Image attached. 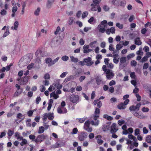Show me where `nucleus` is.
<instances>
[{
    "instance_id": "nucleus-1",
    "label": "nucleus",
    "mask_w": 151,
    "mask_h": 151,
    "mask_svg": "<svg viewBox=\"0 0 151 151\" xmlns=\"http://www.w3.org/2000/svg\"><path fill=\"white\" fill-rule=\"evenodd\" d=\"M107 22L104 20L102 21L98 26V29L99 32L103 33L106 31V28L107 26Z\"/></svg>"
},
{
    "instance_id": "nucleus-2",
    "label": "nucleus",
    "mask_w": 151,
    "mask_h": 151,
    "mask_svg": "<svg viewBox=\"0 0 151 151\" xmlns=\"http://www.w3.org/2000/svg\"><path fill=\"white\" fill-rule=\"evenodd\" d=\"M99 118V115H96L93 114V118L94 120L95 121L94 122V121L92 120L91 122V124L93 125H94L95 126L98 125L99 123V121L97 120Z\"/></svg>"
},
{
    "instance_id": "nucleus-3",
    "label": "nucleus",
    "mask_w": 151,
    "mask_h": 151,
    "mask_svg": "<svg viewBox=\"0 0 151 151\" xmlns=\"http://www.w3.org/2000/svg\"><path fill=\"white\" fill-rule=\"evenodd\" d=\"M90 123L91 122L89 121H86L85 122L83 127L84 129L88 132H91L92 131V128L89 127Z\"/></svg>"
},
{
    "instance_id": "nucleus-4",
    "label": "nucleus",
    "mask_w": 151,
    "mask_h": 151,
    "mask_svg": "<svg viewBox=\"0 0 151 151\" xmlns=\"http://www.w3.org/2000/svg\"><path fill=\"white\" fill-rule=\"evenodd\" d=\"M79 99L78 96L74 94L70 95V100L73 103H77Z\"/></svg>"
},
{
    "instance_id": "nucleus-5",
    "label": "nucleus",
    "mask_w": 151,
    "mask_h": 151,
    "mask_svg": "<svg viewBox=\"0 0 151 151\" xmlns=\"http://www.w3.org/2000/svg\"><path fill=\"white\" fill-rule=\"evenodd\" d=\"M106 76L107 79L111 80L114 76V74L111 70H108L106 73Z\"/></svg>"
},
{
    "instance_id": "nucleus-6",
    "label": "nucleus",
    "mask_w": 151,
    "mask_h": 151,
    "mask_svg": "<svg viewBox=\"0 0 151 151\" xmlns=\"http://www.w3.org/2000/svg\"><path fill=\"white\" fill-rule=\"evenodd\" d=\"M46 136L44 134L38 135L34 140V141L36 143L41 142L45 139Z\"/></svg>"
},
{
    "instance_id": "nucleus-7",
    "label": "nucleus",
    "mask_w": 151,
    "mask_h": 151,
    "mask_svg": "<svg viewBox=\"0 0 151 151\" xmlns=\"http://www.w3.org/2000/svg\"><path fill=\"white\" fill-rule=\"evenodd\" d=\"M83 61L84 63H86V65L88 66H91L94 63L93 61H91V58L90 57L84 59Z\"/></svg>"
},
{
    "instance_id": "nucleus-8",
    "label": "nucleus",
    "mask_w": 151,
    "mask_h": 151,
    "mask_svg": "<svg viewBox=\"0 0 151 151\" xmlns=\"http://www.w3.org/2000/svg\"><path fill=\"white\" fill-rule=\"evenodd\" d=\"M87 134L86 132H82L78 137V139L81 141H83L87 137Z\"/></svg>"
},
{
    "instance_id": "nucleus-9",
    "label": "nucleus",
    "mask_w": 151,
    "mask_h": 151,
    "mask_svg": "<svg viewBox=\"0 0 151 151\" xmlns=\"http://www.w3.org/2000/svg\"><path fill=\"white\" fill-rule=\"evenodd\" d=\"M57 110L58 113L60 114H65L67 112V110L66 109L63 107H58Z\"/></svg>"
},
{
    "instance_id": "nucleus-10",
    "label": "nucleus",
    "mask_w": 151,
    "mask_h": 151,
    "mask_svg": "<svg viewBox=\"0 0 151 151\" xmlns=\"http://www.w3.org/2000/svg\"><path fill=\"white\" fill-rule=\"evenodd\" d=\"M127 61L126 57H122L120 59V62L119 63V66L122 67V68H124L125 65H124V63Z\"/></svg>"
},
{
    "instance_id": "nucleus-11",
    "label": "nucleus",
    "mask_w": 151,
    "mask_h": 151,
    "mask_svg": "<svg viewBox=\"0 0 151 151\" xmlns=\"http://www.w3.org/2000/svg\"><path fill=\"white\" fill-rule=\"evenodd\" d=\"M143 87L145 91L147 92H149L150 98H151V90L150 89V85L148 84H145Z\"/></svg>"
},
{
    "instance_id": "nucleus-12",
    "label": "nucleus",
    "mask_w": 151,
    "mask_h": 151,
    "mask_svg": "<svg viewBox=\"0 0 151 151\" xmlns=\"http://www.w3.org/2000/svg\"><path fill=\"white\" fill-rule=\"evenodd\" d=\"M31 58H32L31 56L29 57L28 56H25L22 58L21 59V61L23 60V61L27 63V65L30 62Z\"/></svg>"
},
{
    "instance_id": "nucleus-13",
    "label": "nucleus",
    "mask_w": 151,
    "mask_h": 151,
    "mask_svg": "<svg viewBox=\"0 0 151 151\" xmlns=\"http://www.w3.org/2000/svg\"><path fill=\"white\" fill-rule=\"evenodd\" d=\"M89 46L88 45H85L83 47V52L85 53H88L93 51L92 49H89Z\"/></svg>"
},
{
    "instance_id": "nucleus-14",
    "label": "nucleus",
    "mask_w": 151,
    "mask_h": 151,
    "mask_svg": "<svg viewBox=\"0 0 151 151\" xmlns=\"http://www.w3.org/2000/svg\"><path fill=\"white\" fill-rule=\"evenodd\" d=\"M55 0H47L46 4V7L47 9H51L52 6Z\"/></svg>"
},
{
    "instance_id": "nucleus-15",
    "label": "nucleus",
    "mask_w": 151,
    "mask_h": 151,
    "mask_svg": "<svg viewBox=\"0 0 151 151\" xmlns=\"http://www.w3.org/2000/svg\"><path fill=\"white\" fill-rule=\"evenodd\" d=\"M118 129L116 128V124L115 123H113L111 127V132L113 134L117 132Z\"/></svg>"
},
{
    "instance_id": "nucleus-16",
    "label": "nucleus",
    "mask_w": 151,
    "mask_h": 151,
    "mask_svg": "<svg viewBox=\"0 0 151 151\" xmlns=\"http://www.w3.org/2000/svg\"><path fill=\"white\" fill-rule=\"evenodd\" d=\"M96 83L98 85L104 84L105 82L103 81L102 78L100 77H97L96 78Z\"/></svg>"
},
{
    "instance_id": "nucleus-17",
    "label": "nucleus",
    "mask_w": 151,
    "mask_h": 151,
    "mask_svg": "<svg viewBox=\"0 0 151 151\" xmlns=\"http://www.w3.org/2000/svg\"><path fill=\"white\" fill-rule=\"evenodd\" d=\"M126 4V2L125 0H122L120 1H118L116 2V6H124Z\"/></svg>"
},
{
    "instance_id": "nucleus-18",
    "label": "nucleus",
    "mask_w": 151,
    "mask_h": 151,
    "mask_svg": "<svg viewBox=\"0 0 151 151\" xmlns=\"http://www.w3.org/2000/svg\"><path fill=\"white\" fill-rule=\"evenodd\" d=\"M134 115L136 117L140 119H142L145 118L144 116L142 113H139L137 112H134L133 113Z\"/></svg>"
},
{
    "instance_id": "nucleus-19",
    "label": "nucleus",
    "mask_w": 151,
    "mask_h": 151,
    "mask_svg": "<svg viewBox=\"0 0 151 151\" xmlns=\"http://www.w3.org/2000/svg\"><path fill=\"white\" fill-rule=\"evenodd\" d=\"M101 138L102 136L100 135H98L96 137L97 143L100 145H101L104 142V141L101 139Z\"/></svg>"
},
{
    "instance_id": "nucleus-20",
    "label": "nucleus",
    "mask_w": 151,
    "mask_h": 151,
    "mask_svg": "<svg viewBox=\"0 0 151 151\" xmlns=\"http://www.w3.org/2000/svg\"><path fill=\"white\" fill-rule=\"evenodd\" d=\"M28 77L25 76L22 78L21 81V85H24L28 82Z\"/></svg>"
},
{
    "instance_id": "nucleus-21",
    "label": "nucleus",
    "mask_w": 151,
    "mask_h": 151,
    "mask_svg": "<svg viewBox=\"0 0 151 151\" xmlns=\"http://www.w3.org/2000/svg\"><path fill=\"white\" fill-rule=\"evenodd\" d=\"M45 60L46 63L48 64L49 67L53 65L52 60L51 58H46Z\"/></svg>"
},
{
    "instance_id": "nucleus-22",
    "label": "nucleus",
    "mask_w": 151,
    "mask_h": 151,
    "mask_svg": "<svg viewBox=\"0 0 151 151\" xmlns=\"http://www.w3.org/2000/svg\"><path fill=\"white\" fill-rule=\"evenodd\" d=\"M35 55L37 58H40L43 55L42 51L40 50H37L36 52Z\"/></svg>"
},
{
    "instance_id": "nucleus-23",
    "label": "nucleus",
    "mask_w": 151,
    "mask_h": 151,
    "mask_svg": "<svg viewBox=\"0 0 151 151\" xmlns=\"http://www.w3.org/2000/svg\"><path fill=\"white\" fill-rule=\"evenodd\" d=\"M18 8L16 6H13L12 9V17H14L15 16V13L17 11V10Z\"/></svg>"
},
{
    "instance_id": "nucleus-24",
    "label": "nucleus",
    "mask_w": 151,
    "mask_h": 151,
    "mask_svg": "<svg viewBox=\"0 0 151 151\" xmlns=\"http://www.w3.org/2000/svg\"><path fill=\"white\" fill-rule=\"evenodd\" d=\"M19 22L17 21H15L14 24V26H12L11 29L13 30H17L19 26Z\"/></svg>"
},
{
    "instance_id": "nucleus-25",
    "label": "nucleus",
    "mask_w": 151,
    "mask_h": 151,
    "mask_svg": "<svg viewBox=\"0 0 151 151\" xmlns=\"http://www.w3.org/2000/svg\"><path fill=\"white\" fill-rule=\"evenodd\" d=\"M140 38L139 37H137L134 39V43L135 44L139 45L142 44V42L139 40Z\"/></svg>"
},
{
    "instance_id": "nucleus-26",
    "label": "nucleus",
    "mask_w": 151,
    "mask_h": 151,
    "mask_svg": "<svg viewBox=\"0 0 151 151\" xmlns=\"http://www.w3.org/2000/svg\"><path fill=\"white\" fill-rule=\"evenodd\" d=\"M117 108L119 109H123L126 108V106L123 103H121L117 105Z\"/></svg>"
},
{
    "instance_id": "nucleus-27",
    "label": "nucleus",
    "mask_w": 151,
    "mask_h": 151,
    "mask_svg": "<svg viewBox=\"0 0 151 151\" xmlns=\"http://www.w3.org/2000/svg\"><path fill=\"white\" fill-rule=\"evenodd\" d=\"M50 97H53L54 99H57L59 97V96L55 93V92L51 93L50 94Z\"/></svg>"
},
{
    "instance_id": "nucleus-28",
    "label": "nucleus",
    "mask_w": 151,
    "mask_h": 151,
    "mask_svg": "<svg viewBox=\"0 0 151 151\" xmlns=\"http://www.w3.org/2000/svg\"><path fill=\"white\" fill-rule=\"evenodd\" d=\"M96 19L94 18L93 17H91L88 20V23L91 24H93L94 23H95Z\"/></svg>"
},
{
    "instance_id": "nucleus-29",
    "label": "nucleus",
    "mask_w": 151,
    "mask_h": 151,
    "mask_svg": "<svg viewBox=\"0 0 151 151\" xmlns=\"http://www.w3.org/2000/svg\"><path fill=\"white\" fill-rule=\"evenodd\" d=\"M18 64L19 66L21 67H23L27 65V63L24 62L23 61V60L21 61V59H20L19 61V62Z\"/></svg>"
},
{
    "instance_id": "nucleus-30",
    "label": "nucleus",
    "mask_w": 151,
    "mask_h": 151,
    "mask_svg": "<svg viewBox=\"0 0 151 151\" xmlns=\"http://www.w3.org/2000/svg\"><path fill=\"white\" fill-rule=\"evenodd\" d=\"M47 116L49 119L52 120L54 118V114L53 113H49L47 114Z\"/></svg>"
},
{
    "instance_id": "nucleus-31",
    "label": "nucleus",
    "mask_w": 151,
    "mask_h": 151,
    "mask_svg": "<svg viewBox=\"0 0 151 151\" xmlns=\"http://www.w3.org/2000/svg\"><path fill=\"white\" fill-rule=\"evenodd\" d=\"M70 58L71 60L74 63L78 62L79 61L78 59L77 58H75L73 56H70Z\"/></svg>"
},
{
    "instance_id": "nucleus-32",
    "label": "nucleus",
    "mask_w": 151,
    "mask_h": 151,
    "mask_svg": "<svg viewBox=\"0 0 151 151\" xmlns=\"http://www.w3.org/2000/svg\"><path fill=\"white\" fill-rule=\"evenodd\" d=\"M75 18L70 17L68 19V24L69 25H71L72 24L73 21L75 20Z\"/></svg>"
},
{
    "instance_id": "nucleus-33",
    "label": "nucleus",
    "mask_w": 151,
    "mask_h": 151,
    "mask_svg": "<svg viewBox=\"0 0 151 151\" xmlns=\"http://www.w3.org/2000/svg\"><path fill=\"white\" fill-rule=\"evenodd\" d=\"M17 117L18 119H21L22 120H24L25 118L24 116L22 115V114L20 113H19L17 115Z\"/></svg>"
},
{
    "instance_id": "nucleus-34",
    "label": "nucleus",
    "mask_w": 151,
    "mask_h": 151,
    "mask_svg": "<svg viewBox=\"0 0 151 151\" xmlns=\"http://www.w3.org/2000/svg\"><path fill=\"white\" fill-rule=\"evenodd\" d=\"M22 140V142L20 143V145L22 146L24 145H25L27 143V141L26 139H23Z\"/></svg>"
},
{
    "instance_id": "nucleus-35",
    "label": "nucleus",
    "mask_w": 151,
    "mask_h": 151,
    "mask_svg": "<svg viewBox=\"0 0 151 151\" xmlns=\"http://www.w3.org/2000/svg\"><path fill=\"white\" fill-rule=\"evenodd\" d=\"M40 8L39 7H38L36 10H35L34 12V14L36 16H37L39 15L40 12Z\"/></svg>"
},
{
    "instance_id": "nucleus-36",
    "label": "nucleus",
    "mask_w": 151,
    "mask_h": 151,
    "mask_svg": "<svg viewBox=\"0 0 151 151\" xmlns=\"http://www.w3.org/2000/svg\"><path fill=\"white\" fill-rule=\"evenodd\" d=\"M81 73V69H77L75 71V75L77 76H79V75Z\"/></svg>"
},
{
    "instance_id": "nucleus-37",
    "label": "nucleus",
    "mask_w": 151,
    "mask_h": 151,
    "mask_svg": "<svg viewBox=\"0 0 151 151\" xmlns=\"http://www.w3.org/2000/svg\"><path fill=\"white\" fill-rule=\"evenodd\" d=\"M97 41H95L92 42H91L89 44V47L90 46L91 48H93L95 47V45H94V44L97 43Z\"/></svg>"
},
{
    "instance_id": "nucleus-38",
    "label": "nucleus",
    "mask_w": 151,
    "mask_h": 151,
    "mask_svg": "<svg viewBox=\"0 0 151 151\" xmlns=\"http://www.w3.org/2000/svg\"><path fill=\"white\" fill-rule=\"evenodd\" d=\"M76 119L78 120L79 123H83L86 120V118L84 117L81 118H77Z\"/></svg>"
},
{
    "instance_id": "nucleus-39",
    "label": "nucleus",
    "mask_w": 151,
    "mask_h": 151,
    "mask_svg": "<svg viewBox=\"0 0 151 151\" xmlns=\"http://www.w3.org/2000/svg\"><path fill=\"white\" fill-rule=\"evenodd\" d=\"M100 112V110L99 109L96 108L93 114L96 115H99Z\"/></svg>"
},
{
    "instance_id": "nucleus-40",
    "label": "nucleus",
    "mask_w": 151,
    "mask_h": 151,
    "mask_svg": "<svg viewBox=\"0 0 151 151\" xmlns=\"http://www.w3.org/2000/svg\"><path fill=\"white\" fill-rule=\"evenodd\" d=\"M44 132V127L43 126L40 127L39 128L38 133L39 134L43 133Z\"/></svg>"
},
{
    "instance_id": "nucleus-41",
    "label": "nucleus",
    "mask_w": 151,
    "mask_h": 151,
    "mask_svg": "<svg viewBox=\"0 0 151 151\" xmlns=\"http://www.w3.org/2000/svg\"><path fill=\"white\" fill-rule=\"evenodd\" d=\"M14 133V131H12L10 129H9L8 131L7 134L9 137H11Z\"/></svg>"
},
{
    "instance_id": "nucleus-42",
    "label": "nucleus",
    "mask_w": 151,
    "mask_h": 151,
    "mask_svg": "<svg viewBox=\"0 0 151 151\" xmlns=\"http://www.w3.org/2000/svg\"><path fill=\"white\" fill-rule=\"evenodd\" d=\"M146 141L148 143L151 142V136L150 135H148L147 136L146 138Z\"/></svg>"
},
{
    "instance_id": "nucleus-43",
    "label": "nucleus",
    "mask_w": 151,
    "mask_h": 151,
    "mask_svg": "<svg viewBox=\"0 0 151 151\" xmlns=\"http://www.w3.org/2000/svg\"><path fill=\"white\" fill-rule=\"evenodd\" d=\"M69 57L67 55H64L62 57L61 59L64 61H66L68 60Z\"/></svg>"
},
{
    "instance_id": "nucleus-44",
    "label": "nucleus",
    "mask_w": 151,
    "mask_h": 151,
    "mask_svg": "<svg viewBox=\"0 0 151 151\" xmlns=\"http://www.w3.org/2000/svg\"><path fill=\"white\" fill-rule=\"evenodd\" d=\"M129 138L131 139H133L134 141L136 140V138L132 134H129L128 135Z\"/></svg>"
},
{
    "instance_id": "nucleus-45",
    "label": "nucleus",
    "mask_w": 151,
    "mask_h": 151,
    "mask_svg": "<svg viewBox=\"0 0 151 151\" xmlns=\"http://www.w3.org/2000/svg\"><path fill=\"white\" fill-rule=\"evenodd\" d=\"M116 50L117 51H119V50H121L122 48V45L119 44H118L116 45Z\"/></svg>"
},
{
    "instance_id": "nucleus-46",
    "label": "nucleus",
    "mask_w": 151,
    "mask_h": 151,
    "mask_svg": "<svg viewBox=\"0 0 151 151\" xmlns=\"http://www.w3.org/2000/svg\"><path fill=\"white\" fill-rule=\"evenodd\" d=\"M78 132V130L77 128H75L73 129L72 132H71V134H76Z\"/></svg>"
},
{
    "instance_id": "nucleus-47",
    "label": "nucleus",
    "mask_w": 151,
    "mask_h": 151,
    "mask_svg": "<svg viewBox=\"0 0 151 151\" xmlns=\"http://www.w3.org/2000/svg\"><path fill=\"white\" fill-rule=\"evenodd\" d=\"M22 91H16L14 94V97H17L19 96L22 93Z\"/></svg>"
},
{
    "instance_id": "nucleus-48",
    "label": "nucleus",
    "mask_w": 151,
    "mask_h": 151,
    "mask_svg": "<svg viewBox=\"0 0 151 151\" xmlns=\"http://www.w3.org/2000/svg\"><path fill=\"white\" fill-rule=\"evenodd\" d=\"M109 30L111 32L112 34H114L115 32V29L114 27H111L110 29H109Z\"/></svg>"
},
{
    "instance_id": "nucleus-49",
    "label": "nucleus",
    "mask_w": 151,
    "mask_h": 151,
    "mask_svg": "<svg viewBox=\"0 0 151 151\" xmlns=\"http://www.w3.org/2000/svg\"><path fill=\"white\" fill-rule=\"evenodd\" d=\"M88 14V12L86 11L83 12L82 14V18L83 19L87 17Z\"/></svg>"
},
{
    "instance_id": "nucleus-50",
    "label": "nucleus",
    "mask_w": 151,
    "mask_h": 151,
    "mask_svg": "<svg viewBox=\"0 0 151 151\" xmlns=\"http://www.w3.org/2000/svg\"><path fill=\"white\" fill-rule=\"evenodd\" d=\"M35 111V110H31L29 111L27 113V115L29 117H30L32 116V115L34 111Z\"/></svg>"
},
{
    "instance_id": "nucleus-51",
    "label": "nucleus",
    "mask_w": 151,
    "mask_h": 151,
    "mask_svg": "<svg viewBox=\"0 0 151 151\" xmlns=\"http://www.w3.org/2000/svg\"><path fill=\"white\" fill-rule=\"evenodd\" d=\"M116 26L120 29H122L123 27V25L122 24L118 22L116 23Z\"/></svg>"
},
{
    "instance_id": "nucleus-52",
    "label": "nucleus",
    "mask_w": 151,
    "mask_h": 151,
    "mask_svg": "<svg viewBox=\"0 0 151 151\" xmlns=\"http://www.w3.org/2000/svg\"><path fill=\"white\" fill-rule=\"evenodd\" d=\"M55 87H56L58 89H60L62 87V86L60 84L58 83H56L55 84Z\"/></svg>"
},
{
    "instance_id": "nucleus-53",
    "label": "nucleus",
    "mask_w": 151,
    "mask_h": 151,
    "mask_svg": "<svg viewBox=\"0 0 151 151\" xmlns=\"http://www.w3.org/2000/svg\"><path fill=\"white\" fill-rule=\"evenodd\" d=\"M7 12L6 10L5 9H2L1 10L0 14L2 16H4L6 14Z\"/></svg>"
},
{
    "instance_id": "nucleus-54",
    "label": "nucleus",
    "mask_w": 151,
    "mask_h": 151,
    "mask_svg": "<svg viewBox=\"0 0 151 151\" xmlns=\"http://www.w3.org/2000/svg\"><path fill=\"white\" fill-rule=\"evenodd\" d=\"M47 118H48L47 113L45 114L42 118V120L44 121V122H45Z\"/></svg>"
},
{
    "instance_id": "nucleus-55",
    "label": "nucleus",
    "mask_w": 151,
    "mask_h": 151,
    "mask_svg": "<svg viewBox=\"0 0 151 151\" xmlns=\"http://www.w3.org/2000/svg\"><path fill=\"white\" fill-rule=\"evenodd\" d=\"M129 110L130 111H135L136 110V107L132 105L129 107Z\"/></svg>"
},
{
    "instance_id": "nucleus-56",
    "label": "nucleus",
    "mask_w": 151,
    "mask_h": 151,
    "mask_svg": "<svg viewBox=\"0 0 151 151\" xmlns=\"http://www.w3.org/2000/svg\"><path fill=\"white\" fill-rule=\"evenodd\" d=\"M41 100V98L40 96L37 97L36 99L35 102L36 104H38L39 103L40 101Z\"/></svg>"
},
{
    "instance_id": "nucleus-57",
    "label": "nucleus",
    "mask_w": 151,
    "mask_h": 151,
    "mask_svg": "<svg viewBox=\"0 0 151 151\" xmlns=\"http://www.w3.org/2000/svg\"><path fill=\"white\" fill-rule=\"evenodd\" d=\"M139 129H136L134 131V135L136 136L139 135Z\"/></svg>"
},
{
    "instance_id": "nucleus-58",
    "label": "nucleus",
    "mask_w": 151,
    "mask_h": 151,
    "mask_svg": "<svg viewBox=\"0 0 151 151\" xmlns=\"http://www.w3.org/2000/svg\"><path fill=\"white\" fill-rule=\"evenodd\" d=\"M135 56V55L134 53H131L129 54L127 56V58L128 60L130 59V58L134 57Z\"/></svg>"
},
{
    "instance_id": "nucleus-59",
    "label": "nucleus",
    "mask_w": 151,
    "mask_h": 151,
    "mask_svg": "<svg viewBox=\"0 0 151 151\" xmlns=\"http://www.w3.org/2000/svg\"><path fill=\"white\" fill-rule=\"evenodd\" d=\"M34 65V63H31L27 66V68L28 70H30L33 67Z\"/></svg>"
},
{
    "instance_id": "nucleus-60",
    "label": "nucleus",
    "mask_w": 151,
    "mask_h": 151,
    "mask_svg": "<svg viewBox=\"0 0 151 151\" xmlns=\"http://www.w3.org/2000/svg\"><path fill=\"white\" fill-rule=\"evenodd\" d=\"M147 60V58L146 56L143 57L142 60L140 61V62L143 63L146 61Z\"/></svg>"
},
{
    "instance_id": "nucleus-61",
    "label": "nucleus",
    "mask_w": 151,
    "mask_h": 151,
    "mask_svg": "<svg viewBox=\"0 0 151 151\" xmlns=\"http://www.w3.org/2000/svg\"><path fill=\"white\" fill-rule=\"evenodd\" d=\"M136 65H137V62L135 61L134 60H132L131 61V65L132 66H136Z\"/></svg>"
},
{
    "instance_id": "nucleus-62",
    "label": "nucleus",
    "mask_w": 151,
    "mask_h": 151,
    "mask_svg": "<svg viewBox=\"0 0 151 151\" xmlns=\"http://www.w3.org/2000/svg\"><path fill=\"white\" fill-rule=\"evenodd\" d=\"M125 122V121L123 120H119L118 121V123L119 125L121 126Z\"/></svg>"
},
{
    "instance_id": "nucleus-63",
    "label": "nucleus",
    "mask_w": 151,
    "mask_h": 151,
    "mask_svg": "<svg viewBox=\"0 0 151 151\" xmlns=\"http://www.w3.org/2000/svg\"><path fill=\"white\" fill-rule=\"evenodd\" d=\"M60 30V27L59 26L58 27L55 31L54 32L55 34V35H57L58 33Z\"/></svg>"
},
{
    "instance_id": "nucleus-64",
    "label": "nucleus",
    "mask_w": 151,
    "mask_h": 151,
    "mask_svg": "<svg viewBox=\"0 0 151 151\" xmlns=\"http://www.w3.org/2000/svg\"><path fill=\"white\" fill-rule=\"evenodd\" d=\"M9 34V30H7L4 34L3 37H5L8 35Z\"/></svg>"
}]
</instances>
